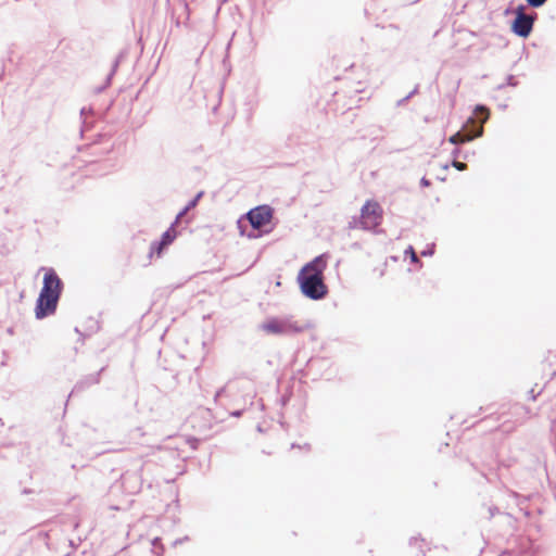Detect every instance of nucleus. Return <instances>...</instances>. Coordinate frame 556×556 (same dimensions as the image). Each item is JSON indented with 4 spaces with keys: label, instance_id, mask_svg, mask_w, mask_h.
I'll return each mask as SVG.
<instances>
[{
    "label": "nucleus",
    "instance_id": "15",
    "mask_svg": "<svg viewBox=\"0 0 556 556\" xmlns=\"http://www.w3.org/2000/svg\"><path fill=\"white\" fill-rule=\"evenodd\" d=\"M167 247V244L161 243V240L153 241L150 245L149 256L152 257L154 254L160 256Z\"/></svg>",
    "mask_w": 556,
    "mask_h": 556
},
{
    "label": "nucleus",
    "instance_id": "4",
    "mask_svg": "<svg viewBox=\"0 0 556 556\" xmlns=\"http://www.w3.org/2000/svg\"><path fill=\"white\" fill-rule=\"evenodd\" d=\"M473 113L478 116L480 122H476L473 116L468 117L466 123L462 127V131L465 134L463 141H472L476 138H480L483 135V124L488 121L490 112L483 104H477Z\"/></svg>",
    "mask_w": 556,
    "mask_h": 556
},
{
    "label": "nucleus",
    "instance_id": "11",
    "mask_svg": "<svg viewBox=\"0 0 556 556\" xmlns=\"http://www.w3.org/2000/svg\"><path fill=\"white\" fill-rule=\"evenodd\" d=\"M88 115L94 116L93 109L81 108L79 111V116H80V121H81V126H80V136L81 137L84 136L85 131L90 130L94 125V121L89 119Z\"/></svg>",
    "mask_w": 556,
    "mask_h": 556
},
{
    "label": "nucleus",
    "instance_id": "32",
    "mask_svg": "<svg viewBox=\"0 0 556 556\" xmlns=\"http://www.w3.org/2000/svg\"><path fill=\"white\" fill-rule=\"evenodd\" d=\"M448 98H450V106H451V109H453L455 105V97L453 94H448Z\"/></svg>",
    "mask_w": 556,
    "mask_h": 556
},
{
    "label": "nucleus",
    "instance_id": "18",
    "mask_svg": "<svg viewBox=\"0 0 556 556\" xmlns=\"http://www.w3.org/2000/svg\"><path fill=\"white\" fill-rule=\"evenodd\" d=\"M405 255L409 257L410 262L412 263H418L419 262V258L414 250V248L412 245H409L406 250H405Z\"/></svg>",
    "mask_w": 556,
    "mask_h": 556
},
{
    "label": "nucleus",
    "instance_id": "23",
    "mask_svg": "<svg viewBox=\"0 0 556 556\" xmlns=\"http://www.w3.org/2000/svg\"><path fill=\"white\" fill-rule=\"evenodd\" d=\"M419 542H420V543H424V542H425V540H424V539L416 538V536H413V538H410V540H409V545H410V546H414V545H416V544H417V543H419Z\"/></svg>",
    "mask_w": 556,
    "mask_h": 556
},
{
    "label": "nucleus",
    "instance_id": "20",
    "mask_svg": "<svg viewBox=\"0 0 556 556\" xmlns=\"http://www.w3.org/2000/svg\"><path fill=\"white\" fill-rule=\"evenodd\" d=\"M435 252V245L432 243L430 245H427L425 250L421 251L422 256H432Z\"/></svg>",
    "mask_w": 556,
    "mask_h": 556
},
{
    "label": "nucleus",
    "instance_id": "36",
    "mask_svg": "<svg viewBox=\"0 0 556 556\" xmlns=\"http://www.w3.org/2000/svg\"><path fill=\"white\" fill-rule=\"evenodd\" d=\"M8 332H9V333H13L12 328H9V329H8Z\"/></svg>",
    "mask_w": 556,
    "mask_h": 556
},
{
    "label": "nucleus",
    "instance_id": "13",
    "mask_svg": "<svg viewBox=\"0 0 556 556\" xmlns=\"http://www.w3.org/2000/svg\"><path fill=\"white\" fill-rule=\"evenodd\" d=\"M118 65H119V56L115 59V61L113 62L112 64V68L110 71V73L106 75V78H105V81L103 85L99 86L96 88V92L97 93H100L102 92L103 90H105L112 83V79L118 68Z\"/></svg>",
    "mask_w": 556,
    "mask_h": 556
},
{
    "label": "nucleus",
    "instance_id": "14",
    "mask_svg": "<svg viewBox=\"0 0 556 556\" xmlns=\"http://www.w3.org/2000/svg\"><path fill=\"white\" fill-rule=\"evenodd\" d=\"M176 224L177 223L174 220L169 228L162 233L160 238L161 243L167 244L169 247L174 242L177 237V231L175 230Z\"/></svg>",
    "mask_w": 556,
    "mask_h": 556
},
{
    "label": "nucleus",
    "instance_id": "9",
    "mask_svg": "<svg viewBox=\"0 0 556 556\" xmlns=\"http://www.w3.org/2000/svg\"><path fill=\"white\" fill-rule=\"evenodd\" d=\"M105 370V367L100 368L99 371L94 374H89L84 376L81 379H79L76 384L74 386V389L72 393L76 392H83L90 388L91 386L98 384L100 382L101 374Z\"/></svg>",
    "mask_w": 556,
    "mask_h": 556
},
{
    "label": "nucleus",
    "instance_id": "30",
    "mask_svg": "<svg viewBox=\"0 0 556 556\" xmlns=\"http://www.w3.org/2000/svg\"><path fill=\"white\" fill-rule=\"evenodd\" d=\"M289 402V396L288 395H282L281 399H280V403L282 406L287 405Z\"/></svg>",
    "mask_w": 556,
    "mask_h": 556
},
{
    "label": "nucleus",
    "instance_id": "25",
    "mask_svg": "<svg viewBox=\"0 0 556 556\" xmlns=\"http://www.w3.org/2000/svg\"><path fill=\"white\" fill-rule=\"evenodd\" d=\"M541 393V391H539L538 393H535L534 389H531L529 390L528 394H529V399L534 401L536 399V396Z\"/></svg>",
    "mask_w": 556,
    "mask_h": 556
},
{
    "label": "nucleus",
    "instance_id": "21",
    "mask_svg": "<svg viewBox=\"0 0 556 556\" xmlns=\"http://www.w3.org/2000/svg\"><path fill=\"white\" fill-rule=\"evenodd\" d=\"M453 167H455L457 170L463 172L467 168V164L463 162H458L457 160H453L452 162Z\"/></svg>",
    "mask_w": 556,
    "mask_h": 556
},
{
    "label": "nucleus",
    "instance_id": "24",
    "mask_svg": "<svg viewBox=\"0 0 556 556\" xmlns=\"http://www.w3.org/2000/svg\"><path fill=\"white\" fill-rule=\"evenodd\" d=\"M225 392H226V388H225V387H222L220 389H218V390L216 391L215 395H214V400H215V402H216V401H217V399H218L219 396H222Z\"/></svg>",
    "mask_w": 556,
    "mask_h": 556
},
{
    "label": "nucleus",
    "instance_id": "5",
    "mask_svg": "<svg viewBox=\"0 0 556 556\" xmlns=\"http://www.w3.org/2000/svg\"><path fill=\"white\" fill-rule=\"evenodd\" d=\"M261 329L271 334L293 336L302 332L305 328L291 318L271 317L261 325Z\"/></svg>",
    "mask_w": 556,
    "mask_h": 556
},
{
    "label": "nucleus",
    "instance_id": "29",
    "mask_svg": "<svg viewBox=\"0 0 556 556\" xmlns=\"http://www.w3.org/2000/svg\"><path fill=\"white\" fill-rule=\"evenodd\" d=\"M243 412H244L243 409H237V410L231 412L230 415L232 417H237L238 418V417L242 416Z\"/></svg>",
    "mask_w": 556,
    "mask_h": 556
},
{
    "label": "nucleus",
    "instance_id": "2",
    "mask_svg": "<svg viewBox=\"0 0 556 556\" xmlns=\"http://www.w3.org/2000/svg\"><path fill=\"white\" fill-rule=\"evenodd\" d=\"M45 270L42 288L35 306V317L37 319H43L55 313L64 288L62 279L53 268Z\"/></svg>",
    "mask_w": 556,
    "mask_h": 556
},
{
    "label": "nucleus",
    "instance_id": "22",
    "mask_svg": "<svg viewBox=\"0 0 556 556\" xmlns=\"http://www.w3.org/2000/svg\"><path fill=\"white\" fill-rule=\"evenodd\" d=\"M420 186H421L422 188L430 187V186H431V180H429V179H428V178H426V177H422V178L420 179Z\"/></svg>",
    "mask_w": 556,
    "mask_h": 556
},
{
    "label": "nucleus",
    "instance_id": "31",
    "mask_svg": "<svg viewBox=\"0 0 556 556\" xmlns=\"http://www.w3.org/2000/svg\"><path fill=\"white\" fill-rule=\"evenodd\" d=\"M152 545H153V547H155V548H156L157 546H161V539H160V538H155V539H153V541H152Z\"/></svg>",
    "mask_w": 556,
    "mask_h": 556
},
{
    "label": "nucleus",
    "instance_id": "10",
    "mask_svg": "<svg viewBox=\"0 0 556 556\" xmlns=\"http://www.w3.org/2000/svg\"><path fill=\"white\" fill-rule=\"evenodd\" d=\"M84 331L81 332L78 327L75 328V331L79 333L83 339L86 337H90L94 333H97L101 329L100 320L94 317H88L84 325H83Z\"/></svg>",
    "mask_w": 556,
    "mask_h": 556
},
{
    "label": "nucleus",
    "instance_id": "27",
    "mask_svg": "<svg viewBox=\"0 0 556 556\" xmlns=\"http://www.w3.org/2000/svg\"><path fill=\"white\" fill-rule=\"evenodd\" d=\"M460 153H462L460 149L458 147H456L452 151V156L454 157V160H456L460 155Z\"/></svg>",
    "mask_w": 556,
    "mask_h": 556
},
{
    "label": "nucleus",
    "instance_id": "35",
    "mask_svg": "<svg viewBox=\"0 0 556 556\" xmlns=\"http://www.w3.org/2000/svg\"><path fill=\"white\" fill-rule=\"evenodd\" d=\"M197 443H198V440H197V439H193V440H192V443H191V446H192L193 448H195V447H197Z\"/></svg>",
    "mask_w": 556,
    "mask_h": 556
},
{
    "label": "nucleus",
    "instance_id": "7",
    "mask_svg": "<svg viewBox=\"0 0 556 556\" xmlns=\"http://www.w3.org/2000/svg\"><path fill=\"white\" fill-rule=\"evenodd\" d=\"M382 222V210L377 202L367 201L361 208V226L365 230L379 226Z\"/></svg>",
    "mask_w": 556,
    "mask_h": 556
},
{
    "label": "nucleus",
    "instance_id": "34",
    "mask_svg": "<svg viewBox=\"0 0 556 556\" xmlns=\"http://www.w3.org/2000/svg\"><path fill=\"white\" fill-rule=\"evenodd\" d=\"M418 555H420V556H425L426 555V551L422 548L421 545L418 547Z\"/></svg>",
    "mask_w": 556,
    "mask_h": 556
},
{
    "label": "nucleus",
    "instance_id": "28",
    "mask_svg": "<svg viewBox=\"0 0 556 556\" xmlns=\"http://www.w3.org/2000/svg\"><path fill=\"white\" fill-rule=\"evenodd\" d=\"M490 518L494 517L495 514L498 513V508L496 506L489 507Z\"/></svg>",
    "mask_w": 556,
    "mask_h": 556
},
{
    "label": "nucleus",
    "instance_id": "37",
    "mask_svg": "<svg viewBox=\"0 0 556 556\" xmlns=\"http://www.w3.org/2000/svg\"><path fill=\"white\" fill-rule=\"evenodd\" d=\"M294 447H300V446L293 443L292 448H294Z\"/></svg>",
    "mask_w": 556,
    "mask_h": 556
},
{
    "label": "nucleus",
    "instance_id": "26",
    "mask_svg": "<svg viewBox=\"0 0 556 556\" xmlns=\"http://www.w3.org/2000/svg\"><path fill=\"white\" fill-rule=\"evenodd\" d=\"M516 84H517V81H516L515 76H513V75H508V76H507V85H509V86H516Z\"/></svg>",
    "mask_w": 556,
    "mask_h": 556
},
{
    "label": "nucleus",
    "instance_id": "17",
    "mask_svg": "<svg viewBox=\"0 0 556 556\" xmlns=\"http://www.w3.org/2000/svg\"><path fill=\"white\" fill-rule=\"evenodd\" d=\"M419 85H416L415 88L404 98L397 100L396 106L404 105L409 99H412L416 93H418Z\"/></svg>",
    "mask_w": 556,
    "mask_h": 556
},
{
    "label": "nucleus",
    "instance_id": "12",
    "mask_svg": "<svg viewBox=\"0 0 556 556\" xmlns=\"http://www.w3.org/2000/svg\"><path fill=\"white\" fill-rule=\"evenodd\" d=\"M204 195V191H199L187 204L186 206L176 215L175 223H178L190 210L194 208L199 201Z\"/></svg>",
    "mask_w": 556,
    "mask_h": 556
},
{
    "label": "nucleus",
    "instance_id": "19",
    "mask_svg": "<svg viewBox=\"0 0 556 556\" xmlns=\"http://www.w3.org/2000/svg\"><path fill=\"white\" fill-rule=\"evenodd\" d=\"M526 1H527V4L533 9L541 8L547 2V0H526Z\"/></svg>",
    "mask_w": 556,
    "mask_h": 556
},
{
    "label": "nucleus",
    "instance_id": "6",
    "mask_svg": "<svg viewBox=\"0 0 556 556\" xmlns=\"http://www.w3.org/2000/svg\"><path fill=\"white\" fill-rule=\"evenodd\" d=\"M536 16V13L527 14L525 5L519 4L515 9V17L510 22L511 31L520 38H528L532 33Z\"/></svg>",
    "mask_w": 556,
    "mask_h": 556
},
{
    "label": "nucleus",
    "instance_id": "3",
    "mask_svg": "<svg viewBox=\"0 0 556 556\" xmlns=\"http://www.w3.org/2000/svg\"><path fill=\"white\" fill-rule=\"evenodd\" d=\"M274 218V208L268 204L257 205L251 210H249L244 215H242L237 224L242 236L245 235L244 230V222H248L252 229L258 230L271 223ZM249 238H255L252 233H247Z\"/></svg>",
    "mask_w": 556,
    "mask_h": 556
},
{
    "label": "nucleus",
    "instance_id": "33",
    "mask_svg": "<svg viewBox=\"0 0 556 556\" xmlns=\"http://www.w3.org/2000/svg\"><path fill=\"white\" fill-rule=\"evenodd\" d=\"M31 493H34L33 489L25 488V489L22 490V494L23 495H28V494H31Z\"/></svg>",
    "mask_w": 556,
    "mask_h": 556
},
{
    "label": "nucleus",
    "instance_id": "1",
    "mask_svg": "<svg viewBox=\"0 0 556 556\" xmlns=\"http://www.w3.org/2000/svg\"><path fill=\"white\" fill-rule=\"evenodd\" d=\"M327 254H320L306 263L298 274V282L302 294L314 301L323 300L328 294V287L324 281V271L327 267Z\"/></svg>",
    "mask_w": 556,
    "mask_h": 556
},
{
    "label": "nucleus",
    "instance_id": "8",
    "mask_svg": "<svg viewBox=\"0 0 556 556\" xmlns=\"http://www.w3.org/2000/svg\"><path fill=\"white\" fill-rule=\"evenodd\" d=\"M121 484L128 494H137L143 485L142 467L136 470H127L121 476Z\"/></svg>",
    "mask_w": 556,
    "mask_h": 556
},
{
    "label": "nucleus",
    "instance_id": "16",
    "mask_svg": "<svg viewBox=\"0 0 556 556\" xmlns=\"http://www.w3.org/2000/svg\"><path fill=\"white\" fill-rule=\"evenodd\" d=\"M464 136H465V134L460 129L459 131L455 132L454 135H452L448 138V142L454 144V146H457L459 143H465L466 141L462 140L464 138Z\"/></svg>",
    "mask_w": 556,
    "mask_h": 556
}]
</instances>
